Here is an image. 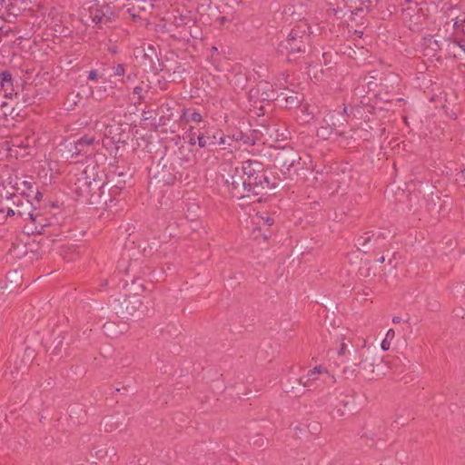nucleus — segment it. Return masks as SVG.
<instances>
[{
	"mask_svg": "<svg viewBox=\"0 0 465 465\" xmlns=\"http://www.w3.org/2000/svg\"><path fill=\"white\" fill-rule=\"evenodd\" d=\"M95 6L104 8V14H102L101 15L104 16V24L112 23L113 21H114L116 16V7L114 5V4L102 5L101 3L95 1Z\"/></svg>",
	"mask_w": 465,
	"mask_h": 465,
	"instance_id": "obj_28",
	"label": "nucleus"
},
{
	"mask_svg": "<svg viewBox=\"0 0 465 465\" xmlns=\"http://www.w3.org/2000/svg\"><path fill=\"white\" fill-rule=\"evenodd\" d=\"M227 165H228L227 163H223V164H222L221 169H222V171H223V172H227V168H226V167H227ZM229 171H230V170H228V172H229Z\"/></svg>",
	"mask_w": 465,
	"mask_h": 465,
	"instance_id": "obj_56",
	"label": "nucleus"
},
{
	"mask_svg": "<svg viewBox=\"0 0 465 465\" xmlns=\"http://www.w3.org/2000/svg\"><path fill=\"white\" fill-rule=\"evenodd\" d=\"M101 425L104 426L105 431H113L118 428L115 423V417L114 415L103 418Z\"/></svg>",
	"mask_w": 465,
	"mask_h": 465,
	"instance_id": "obj_35",
	"label": "nucleus"
},
{
	"mask_svg": "<svg viewBox=\"0 0 465 465\" xmlns=\"http://www.w3.org/2000/svg\"><path fill=\"white\" fill-rule=\"evenodd\" d=\"M106 181L116 193L121 194L127 186H131L133 180V172L129 167L114 166L113 170L105 175Z\"/></svg>",
	"mask_w": 465,
	"mask_h": 465,
	"instance_id": "obj_8",
	"label": "nucleus"
},
{
	"mask_svg": "<svg viewBox=\"0 0 465 465\" xmlns=\"http://www.w3.org/2000/svg\"><path fill=\"white\" fill-rule=\"evenodd\" d=\"M280 97L271 83L261 81L249 92L237 94L234 102H237V106L244 113L252 114V117H260L265 114L262 104L279 100Z\"/></svg>",
	"mask_w": 465,
	"mask_h": 465,
	"instance_id": "obj_2",
	"label": "nucleus"
},
{
	"mask_svg": "<svg viewBox=\"0 0 465 465\" xmlns=\"http://www.w3.org/2000/svg\"><path fill=\"white\" fill-rule=\"evenodd\" d=\"M95 143L99 144V140H96L94 135L84 134L74 141V151L72 155H82L87 158L94 154Z\"/></svg>",
	"mask_w": 465,
	"mask_h": 465,
	"instance_id": "obj_14",
	"label": "nucleus"
},
{
	"mask_svg": "<svg viewBox=\"0 0 465 465\" xmlns=\"http://www.w3.org/2000/svg\"><path fill=\"white\" fill-rule=\"evenodd\" d=\"M145 8L144 7H142L140 5L138 6H135V5H133L132 7L128 8L127 9V12L130 14V15L132 16V20L134 22H136L138 19H141V16L139 15V13L141 11H144Z\"/></svg>",
	"mask_w": 465,
	"mask_h": 465,
	"instance_id": "obj_39",
	"label": "nucleus"
},
{
	"mask_svg": "<svg viewBox=\"0 0 465 465\" xmlns=\"http://www.w3.org/2000/svg\"><path fill=\"white\" fill-rule=\"evenodd\" d=\"M391 237L392 235L389 230L366 231L357 237L356 246L365 253L370 252H382L388 250Z\"/></svg>",
	"mask_w": 465,
	"mask_h": 465,
	"instance_id": "obj_4",
	"label": "nucleus"
},
{
	"mask_svg": "<svg viewBox=\"0 0 465 465\" xmlns=\"http://www.w3.org/2000/svg\"><path fill=\"white\" fill-rule=\"evenodd\" d=\"M323 371L327 372L322 365L316 366L312 370H309L307 374L298 379V381L303 387H310L312 382L318 380L319 375Z\"/></svg>",
	"mask_w": 465,
	"mask_h": 465,
	"instance_id": "obj_23",
	"label": "nucleus"
},
{
	"mask_svg": "<svg viewBox=\"0 0 465 465\" xmlns=\"http://www.w3.org/2000/svg\"><path fill=\"white\" fill-rule=\"evenodd\" d=\"M301 157L292 147H282L277 150L273 155V164L282 174H290L291 169L295 163H299Z\"/></svg>",
	"mask_w": 465,
	"mask_h": 465,
	"instance_id": "obj_9",
	"label": "nucleus"
},
{
	"mask_svg": "<svg viewBox=\"0 0 465 465\" xmlns=\"http://www.w3.org/2000/svg\"><path fill=\"white\" fill-rule=\"evenodd\" d=\"M181 120L185 123H189V122L199 123V122H202L203 117H202V114L196 111L191 112L189 109H183V114L181 116Z\"/></svg>",
	"mask_w": 465,
	"mask_h": 465,
	"instance_id": "obj_30",
	"label": "nucleus"
},
{
	"mask_svg": "<svg viewBox=\"0 0 465 465\" xmlns=\"http://www.w3.org/2000/svg\"><path fill=\"white\" fill-rule=\"evenodd\" d=\"M394 337V331L392 329H390L388 331H387V334H386V337L385 339L386 340H389V339H392Z\"/></svg>",
	"mask_w": 465,
	"mask_h": 465,
	"instance_id": "obj_53",
	"label": "nucleus"
},
{
	"mask_svg": "<svg viewBox=\"0 0 465 465\" xmlns=\"http://www.w3.org/2000/svg\"><path fill=\"white\" fill-rule=\"evenodd\" d=\"M32 194H33V197L31 198V201L36 200L37 202H39L43 197V193L38 190L37 186H36V190H34V193H32Z\"/></svg>",
	"mask_w": 465,
	"mask_h": 465,
	"instance_id": "obj_47",
	"label": "nucleus"
},
{
	"mask_svg": "<svg viewBox=\"0 0 465 465\" xmlns=\"http://www.w3.org/2000/svg\"><path fill=\"white\" fill-rule=\"evenodd\" d=\"M130 271H131V266H129L127 269H126V273L129 274L130 273Z\"/></svg>",
	"mask_w": 465,
	"mask_h": 465,
	"instance_id": "obj_60",
	"label": "nucleus"
},
{
	"mask_svg": "<svg viewBox=\"0 0 465 465\" xmlns=\"http://www.w3.org/2000/svg\"><path fill=\"white\" fill-rule=\"evenodd\" d=\"M381 346L383 351H388L390 349V342L388 341V340L384 339L381 341Z\"/></svg>",
	"mask_w": 465,
	"mask_h": 465,
	"instance_id": "obj_50",
	"label": "nucleus"
},
{
	"mask_svg": "<svg viewBox=\"0 0 465 465\" xmlns=\"http://www.w3.org/2000/svg\"><path fill=\"white\" fill-rule=\"evenodd\" d=\"M150 49L152 50V52L154 54V58H152L148 54H144V60H147L149 59L150 61V65H149V68L150 70L154 74H158L161 71H163L165 67L164 64L158 58L156 53H155V49L153 48V47H150Z\"/></svg>",
	"mask_w": 465,
	"mask_h": 465,
	"instance_id": "obj_26",
	"label": "nucleus"
},
{
	"mask_svg": "<svg viewBox=\"0 0 465 465\" xmlns=\"http://www.w3.org/2000/svg\"><path fill=\"white\" fill-rule=\"evenodd\" d=\"M210 138L209 137H206L204 136L202 133H199L198 135H197V142H198V145L201 147V148H204L207 146V141L209 140Z\"/></svg>",
	"mask_w": 465,
	"mask_h": 465,
	"instance_id": "obj_43",
	"label": "nucleus"
},
{
	"mask_svg": "<svg viewBox=\"0 0 465 465\" xmlns=\"http://www.w3.org/2000/svg\"><path fill=\"white\" fill-rule=\"evenodd\" d=\"M114 327L115 323L114 322H107L103 325L102 330L105 335L111 338L117 337L119 334L124 332V329L116 331Z\"/></svg>",
	"mask_w": 465,
	"mask_h": 465,
	"instance_id": "obj_32",
	"label": "nucleus"
},
{
	"mask_svg": "<svg viewBox=\"0 0 465 465\" xmlns=\"http://www.w3.org/2000/svg\"><path fill=\"white\" fill-rule=\"evenodd\" d=\"M378 0H347V5L351 8H355V13L358 14L359 11H370L371 7L376 4Z\"/></svg>",
	"mask_w": 465,
	"mask_h": 465,
	"instance_id": "obj_27",
	"label": "nucleus"
},
{
	"mask_svg": "<svg viewBox=\"0 0 465 465\" xmlns=\"http://www.w3.org/2000/svg\"><path fill=\"white\" fill-rule=\"evenodd\" d=\"M102 14H104L103 7L96 6L94 9H90V16L99 28H101L102 24H104V16L101 15Z\"/></svg>",
	"mask_w": 465,
	"mask_h": 465,
	"instance_id": "obj_33",
	"label": "nucleus"
},
{
	"mask_svg": "<svg viewBox=\"0 0 465 465\" xmlns=\"http://www.w3.org/2000/svg\"><path fill=\"white\" fill-rule=\"evenodd\" d=\"M232 179L229 173L226 175L224 173H221L217 178V185L220 193L225 197L231 199L232 197V183L230 180Z\"/></svg>",
	"mask_w": 465,
	"mask_h": 465,
	"instance_id": "obj_21",
	"label": "nucleus"
},
{
	"mask_svg": "<svg viewBox=\"0 0 465 465\" xmlns=\"http://www.w3.org/2000/svg\"><path fill=\"white\" fill-rule=\"evenodd\" d=\"M0 86L5 96H12L14 88L13 74L9 70L0 71Z\"/></svg>",
	"mask_w": 465,
	"mask_h": 465,
	"instance_id": "obj_22",
	"label": "nucleus"
},
{
	"mask_svg": "<svg viewBox=\"0 0 465 465\" xmlns=\"http://www.w3.org/2000/svg\"><path fill=\"white\" fill-rule=\"evenodd\" d=\"M143 302L138 293L127 295L120 304L119 312L123 317L134 315L142 306Z\"/></svg>",
	"mask_w": 465,
	"mask_h": 465,
	"instance_id": "obj_15",
	"label": "nucleus"
},
{
	"mask_svg": "<svg viewBox=\"0 0 465 465\" xmlns=\"http://www.w3.org/2000/svg\"><path fill=\"white\" fill-rule=\"evenodd\" d=\"M239 127L238 128H235L234 129L236 130V133L238 134V135H244V132H245V127L244 125H242V124H239Z\"/></svg>",
	"mask_w": 465,
	"mask_h": 465,
	"instance_id": "obj_48",
	"label": "nucleus"
},
{
	"mask_svg": "<svg viewBox=\"0 0 465 465\" xmlns=\"http://www.w3.org/2000/svg\"><path fill=\"white\" fill-rule=\"evenodd\" d=\"M132 284L137 287H134V291H138L140 289L142 292H145L148 290L147 286L144 284L143 280L140 277L134 276L131 279Z\"/></svg>",
	"mask_w": 465,
	"mask_h": 465,
	"instance_id": "obj_40",
	"label": "nucleus"
},
{
	"mask_svg": "<svg viewBox=\"0 0 465 465\" xmlns=\"http://www.w3.org/2000/svg\"><path fill=\"white\" fill-rule=\"evenodd\" d=\"M31 213L32 215L28 216L30 222L25 225L28 234H42L47 237L57 235L60 228L58 223L54 222V217H47L35 207Z\"/></svg>",
	"mask_w": 465,
	"mask_h": 465,
	"instance_id": "obj_6",
	"label": "nucleus"
},
{
	"mask_svg": "<svg viewBox=\"0 0 465 465\" xmlns=\"http://www.w3.org/2000/svg\"><path fill=\"white\" fill-rule=\"evenodd\" d=\"M199 133H200V132H198V133H197V132L194 130V128H193V127H190V128H189V130H188V132H187L186 134H187V137H188V139H189V141H188V142H189V143H190L191 145H194V144L196 143V141H197V135H198V134H199Z\"/></svg>",
	"mask_w": 465,
	"mask_h": 465,
	"instance_id": "obj_41",
	"label": "nucleus"
},
{
	"mask_svg": "<svg viewBox=\"0 0 465 465\" xmlns=\"http://www.w3.org/2000/svg\"><path fill=\"white\" fill-rule=\"evenodd\" d=\"M1 1H2V2H4V3H5V0H1Z\"/></svg>",
	"mask_w": 465,
	"mask_h": 465,
	"instance_id": "obj_64",
	"label": "nucleus"
},
{
	"mask_svg": "<svg viewBox=\"0 0 465 465\" xmlns=\"http://www.w3.org/2000/svg\"><path fill=\"white\" fill-rule=\"evenodd\" d=\"M279 101L282 102V105L286 108H297L301 105L303 95L299 93L288 90V93H281Z\"/></svg>",
	"mask_w": 465,
	"mask_h": 465,
	"instance_id": "obj_20",
	"label": "nucleus"
},
{
	"mask_svg": "<svg viewBox=\"0 0 465 465\" xmlns=\"http://www.w3.org/2000/svg\"><path fill=\"white\" fill-rule=\"evenodd\" d=\"M247 82V72H242V66L241 64H234V84L241 90H243Z\"/></svg>",
	"mask_w": 465,
	"mask_h": 465,
	"instance_id": "obj_25",
	"label": "nucleus"
},
{
	"mask_svg": "<svg viewBox=\"0 0 465 465\" xmlns=\"http://www.w3.org/2000/svg\"><path fill=\"white\" fill-rule=\"evenodd\" d=\"M266 440L262 435H257L256 439L253 441V444L258 448H262L265 445Z\"/></svg>",
	"mask_w": 465,
	"mask_h": 465,
	"instance_id": "obj_46",
	"label": "nucleus"
},
{
	"mask_svg": "<svg viewBox=\"0 0 465 465\" xmlns=\"http://www.w3.org/2000/svg\"><path fill=\"white\" fill-rule=\"evenodd\" d=\"M346 344L342 341L340 345V349L338 351V354L339 355H344L345 354V351H346Z\"/></svg>",
	"mask_w": 465,
	"mask_h": 465,
	"instance_id": "obj_49",
	"label": "nucleus"
},
{
	"mask_svg": "<svg viewBox=\"0 0 465 465\" xmlns=\"http://www.w3.org/2000/svg\"><path fill=\"white\" fill-rule=\"evenodd\" d=\"M311 26L305 21H300L290 31L282 46L288 51L289 56L297 53H305L311 40Z\"/></svg>",
	"mask_w": 465,
	"mask_h": 465,
	"instance_id": "obj_5",
	"label": "nucleus"
},
{
	"mask_svg": "<svg viewBox=\"0 0 465 465\" xmlns=\"http://www.w3.org/2000/svg\"><path fill=\"white\" fill-rule=\"evenodd\" d=\"M406 2H407V3H411V2H412V0H406Z\"/></svg>",
	"mask_w": 465,
	"mask_h": 465,
	"instance_id": "obj_63",
	"label": "nucleus"
},
{
	"mask_svg": "<svg viewBox=\"0 0 465 465\" xmlns=\"http://www.w3.org/2000/svg\"><path fill=\"white\" fill-rule=\"evenodd\" d=\"M385 262V257L384 256H381L379 259H378V262L380 263H383Z\"/></svg>",
	"mask_w": 465,
	"mask_h": 465,
	"instance_id": "obj_57",
	"label": "nucleus"
},
{
	"mask_svg": "<svg viewBox=\"0 0 465 465\" xmlns=\"http://www.w3.org/2000/svg\"><path fill=\"white\" fill-rule=\"evenodd\" d=\"M401 322V318L399 317V316H395V317L392 318V322L394 324L400 323Z\"/></svg>",
	"mask_w": 465,
	"mask_h": 465,
	"instance_id": "obj_55",
	"label": "nucleus"
},
{
	"mask_svg": "<svg viewBox=\"0 0 465 465\" xmlns=\"http://www.w3.org/2000/svg\"><path fill=\"white\" fill-rule=\"evenodd\" d=\"M0 215H3V219L5 220L8 217L13 218L16 216L15 210L9 205V202L6 198L4 203L0 201Z\"/></svg>",
	"mask_w": 465,
	"mask_h": 465,
	"instance_id": "obj_31",
	"label": "nucleus"
},
{
	"mask_svg": "<svg viewBox=\"0 0 465 465\" xmlns=\"http://www.w3.org/2000/svg\"><path fill=\"white\" fill-rule=\"evenodd\" d=\"M215 53H217V54H219V53H218V47L213 46V54H214Z\"/></svg>",
	"mask_w": 465,
	"mask_h": 465,
	"instance_id": "obj_58",
	"label": "nucleus"
},
{
	"mask_svg": "<svg viewBox=\"0 0 465 465\" xmlns=\"http://www.w3.org/2000/svg\"><path fill=\"white\" fill-rule=\"evenodd\" d=\"M143 88L142 86H135L134 88L133 94L137 95L138 101L142 102L144 99L143 95Z\"/></svg>",
	"mask_w": 465,
	"mask_h": 465,
	"instance_id": "obj_45",
	"label": "nucleus"
},
{
	"mask_svg": "<svg viewBox=\"0 0 465 465\" xmlns=\"http://www.w3.org/2000/svg\"><path fill=\"white\" fill-rule=\"evenodd\" d=\"M253 223L259 226L266 225L270 227L274 223V220L264 213H257Z\"/></svg>",
	"mask_w": 465,
	"mask_h": 465,
	"instance_id": "obj_34",
	"label": "nucleus"
},
{
	"mask_svg": "<svg viewBox=\"0 0 465 465\" xmlns=\"http://www.w3.org/2000/svg\"><path fill=\"white\" fill-rule=\"evenodd\" d=\"M126 79H127L128 81H129V80H132V76H131V74H128V75L126 76Z\"/></svg>",
	"mask_w": 465,
	"mask_h": 465,
	"instance_id": "obj_61",
	"label": "nucleus"
},
{
	"mask_svg": "<svg viewBox=\"0 0 465 465\" xmlns=\"http://www.w3.org/2000/svg\"><path fill=\"white\" fill-rule=\"evenodd\" d=\"M220 20H221V23H222V24H223V23H224V21L226 20V17H225V16H222V17L220 18Z\"/></svg>",
	"mask_w": 465,
	"mask_h": 465,
	"instance_id": "obj_59",
	"label": "nucleus"
},
{
	"mask_svg": "<svg viewBox=\"0 0 465 465\" xmlns=\"http://www.w3.org/2000/svg\"><path fill=\"white\" fill-rule=\"evenodd\" d=\"M5 21L13 22L11 18H16L25 9L26 0H5Z\"/></svg>",
	"mask_w": 465,
	"mask_h": 465,
	"instance_id": "obj_17",
	"label": "nucleus"
},
{
	"mask_svg": "<svg viewBox=\"0 0 465 465\" xmlns=\"http://www.w3.org/2000/svg\"><path fill=\"white\" fill-rule=\"evenodd\" d=\"M110 64L106 62L97 61L91 66L86 73V84H97L98 82L106 83L109 81L107 74L110 70Z\"/></svg>",
	"mask_w": 465,
	"mask_h": 465,
	"instance_id": "obj_13",
	"label": "nucleus"
},
{
	"mask_svg": "<svg viewBox=\"0 0 465 465\" xmlns=\"http://www.w3.org/2000/svg\"><path fill=\"white\" fill-rule=\"evenodd\" d=\"M213 139H219V144H228L231 145L232 143V136L224 135L223 131H219L216 134L213 135Z\"/></svg>",
	"mask_w": 465,
	"mask_h": 465,
	"instance_id": "obj_36",
	"label": "nucleus"
},
{
	"mask_svg": "<svg viewBox=\"0 0 465 465\" xmlns=\"http://www.w3.org/2000/svg\"><path fill=\"white\" fill-rule=\"evenodd\" d=\"M6 199L9 202V205L15 210L17 217L25 220L29 215H32L31 213L34 207L30 200L15 193L6 196Z\"/></svg>",
	"mask_w": 465,
	"mask_h": 465,
	"instance_id": "obj_12",
	"label": "nucleus"
},
{
	"mask_svg": "<svg viewBox=\"0 0 465 465\" xmlns=\"http://www.w3.org/2000/svg\"><path fill=\"white\" fill-rule=\"evenodd\" d=\"M449 17L453 21V28L455 29L456 37L452 43L453 47L459 46L465 53V15H459L457 7L450 6L449 8Z\"/></svg>",
	"mask_w": 465,
	"mask_h": 465,
	"instance_id": "obj_11",
	"label": "nucleus"
},
{
	"mask_svg": "<svg viewBox=\"0 0 465 465\" xmlns=\"http://www.w3.org/2000/svg\"><path fill=\"white\" fill-rule=\"evenodd\" d=\"M253 165H258V163L247 160L242 162L241 166L234 167V198L243 200L249 197L244 193L245 192H252L253 196H256L260 194L258 188L275 187L265 173L256 170Z\"/></svg>",
	"mask_w": 465,
	"mask_h": 465,
	"instance_id": "obj_1",
	"label": "nucleus"
},
{
	"mask_svg": "<svg viewBox=\"0 0 465 465\" xmlns=\"http://www.w3.org/2000/svg\"><path fill=\"white\" fill-rule=\"evenodd\" d=\"M105 182L103 181L102 176L98 173L93 179L84 175L77 179L74 191L79 197L84 198L89 203V200L93 199V194L100 192Z\"/></svg>",
	"mask_w": 465,
	"mask_h": 465,
	"instance_id": "obj_7",
	"label": "nucleus"
},
{
	"mask_svg": "<svg viewBox=\"0 0 465 465\" xmlns=\"http://www.w3.org/2000/svg\"><path fill=\"white\" fill-rule=\"evenodd\" d=\"M262 126L264 128V131H265V134L268 135L269 137L271 138H275V139H278L279 135H278V130L275 128V125L274 124H264V120H262V123L261 124Z\"/></svg>",
	"mask_w": 465,
	"mask_h": 465,
	"instance_id": "obj_37",
	"label": "nucleus"
},
{
	"mask_svg": "<svg viewBox=\"0 0 465 465\" xmlns=\"http://www.w3.org/2000/svg\"><path fill=\"white\" fill-rule=\"evenodd\" d=\"M344 374H350L351 376H353L355 374V369H350L349 367H345L343 370Z\"/></svg>",
	"mask_w": 465,
	"mask_h": 465,
	"instance_id": "obj_51",
	"label": "nucleus"
},
{
	"mask_svg": "<svg viewBox=\"0 0 465 465\" xmlns=\"http://www.w3.org/2000/svg\"><path fill=\"white\" fill-rule=\"evenodd\" d=\"M239 124H242L245 127L244 135H238L236 130L234 129V142L242 143L245 147L243 150H246L247 147L252 146L255 143V140L257 138L256 134L257 130H252L250 127L249 123H245L243 120H240Z\"/></svg>",
	"mask_w": 465,
	"mask_h": 465,
	"instance_id": "obj_18",
	"label": "nucleus"
},
{
	"mask_svg": "<svg viewBox=\"0 0 465 465\" xmlns=\"http://www.w3.org/2000/svg\"><path fill=\"white\" fill-rule=\"evenodd\" d=\"M456 182L459 185L465 187V168L457 173Z\"/></svg>",
	"mask_w": 465,
	"mask_h": 465,
	"instance_id": "obj_44",
	"label": "nucleus"
},
{
	"mask_svg": "<svg viewBox=\"0 0 465 465\" xmlns=\"http://www.w3.org/2000/svg\"><path fill=\"white\" fill-rule=\"evenodd\" d=\"M114 74L109 75V78L112 76H124L125 74L124 64H118L113 67Z\"/></svg>",
	"mask_w": 465,
	"mask_h": 465,
	"instance_id": "obj_42",
	"label": "nucleus"
},
{
	"mask_svg": "<svg viewBox=\"0 0 465 465\" xmlns=\"http://www.w3.org/2000/svg\"><path fill=\"white\" fill-rule=\"evenodd\" d=\"M189 162L190 159L187 156L178 157L172 163L162 158L152 180L160 187L173 185L176 181L182 180L183 170L186 168L183 163Z\"/></svg>",
	"mask_w": 465,
	"mask_h": 465,
	"instance_id": "obj_3",
	"label": "nucleus"
},
{
	"mask_svg": "<svg viewBox=\"0 0 465 465\" xmlns=\"http://www.w3.org/2000/svg\"><path fill=\"white\" fill-rule=\"evenodd\" d=\"M95 455L97 457H104V455H106V451L104 450H99L95 452Z\"/></svg>",
	"mask_w": 465,
	"mask_h": 465,
	"instance_id": "obj_54",
	"label": "nucleus"
},
{
	"mask_svg": "<svg viewBox=\"0 0 465 465\" xmlns=\"http://www.w3.org/2000/svg\"><path fill=\"white\" fill-rule=\"evenodd\" d=\"M66 336H67L66 331H61L53 340V341H52V346H53L52 354L53 355L63 357V355L61 354V351H62V347H63V344H64V341Z\"/></svg>",
	"mask_w": 465,
	"mask_h": 465,
	"instance_id": "obj_29",
	"label": "nucleus"
},
{
	"mask_svg": "<svg viewBox=\"0 0 465 465\" xmlns=\"http://www.w3.org/2000/svg\"><path fill=\"white\" fill-rule=\"evenodd\" d=\"M189 21H190L189 16L179 15H173V24L176 27H182V26H185Z\"/></svg>",
	"mask_w": 465,
	"mask_h": 465,
	"instance_id": "obj_38",
	"label": "nucleus"
},
{
	"mask_svg": "<svg viewBox=\"0 0 465 465\" xmlns=\"http://www.w3.org/2000/svg\"><path fill=\"white\" fill-rule=\"evenodd\" d=\"M356 356L357 358L355 357L354 361L358 360V361L354 363L355 365L364 370L373 367L374 359L371 348L366 346L365 341H363L361 348L356 351Z\"/></svg>",
	"mask_w": 465,
	"mask_h": 465,
	"instance_id": "obj_19",
	"label": "nucleus"
},
{
	"mask_svg": "<svg viewBox=\"0 0 465 465\" xmlns=\"http://www.w3.org/2000/svg\"><path fill=\"white\" fill-rule=\"evenodd\" d=\"M424 54L434 56L440 50V44L434 36L423 38Z\"/></svg>",
	"mask_w": 465,
	"mask_h": 465,
	"instance_id": "obj_24",
	"label": "nucleus"
},
{
	"mask_svg": "<svg viewBox=\"0 0 465 465\" xmlns=\"http://www.w3.org/2000/svg\"><path fill=\"white\" fill-rule=\"evenodd\" d=\"M118 195L120 194L105 182L104 188L100 192H96V194H93V199L89 200V203L100 205L104 209L110 211L112 207L116 205L115 201Z\"/></svg>",
	"mask_w": 465,
	"mask_h": 465,
	"instance_id": "obj_10",
	"label": "nucleus"
},
{
	"mask_svg": "<svg viewBox=\"0 0 465 465\" xmlns=\"http://www.w3.org/2000/svg\"><path fill=\"white\" fill-rule=\"evenodd\" d=\"M13 188L16 192H20L18 195L31 201L33 197L32 193H34V190H36V183L32 176H25L23 180L16 177Z\"/></svg>",
	"mask_w": 465,
	"mask_h": 465,
	"instance_id": "obj_16",
	"label": "nucleus"
},
{
	"mask_svg": "<svg viewBox=\"0 0 465 465\" xmlns=\"http://www.w3.org/2000/svg\"><path fill=\"white\" fill-rule=\"evenodd\" d=\"M4 12H5V6H4V2H2L0 0V18L5 20V17Z\"/></svg>",
	"mask_w": 465,
	"mask_h": 465,
	"instance_id": "obj_52",
	"label": "nucleus"
},
{
	"mask_svg": "<svg viewBox=\"0 0 465 465\" xmlns=\"http://www.w3.org/2000/svg\"><path fill=\"white\" fill-rule=\"evenodd\" d=\"M222 52L224 54V58H227L229 59L226 55H225V52H224V49L222 48Z\"/></svg>",
	"mask_w": 465,
	"mask_h": 465,
	"instance_id": "obj_62",
	"label": "nucleus"
}]
</instances>
